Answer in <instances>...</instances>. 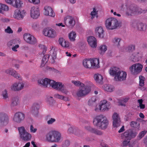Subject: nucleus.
Wrapping results in <instances>:
<instances>
[{
	"label": "nucleus",
	"mask_w": 147,
	"mask_h": 147,
	"mask_svg": "<svg viewBox=\"0 0 147 147\" xmlns=\"http://www.w3.org/2000/svg\"><path fill=\"white\" fill-rule=\"evenodd\" d=\"M85 128L86 129L89 131L91 133L96 135H101L102 134V133L101 131L96 129L93 128L90 126L85 127Z\"/></svg>",
	"instance_id": "24"
},
{
	"label": "nucleus",
	"mask_w": 147,
	"mask_h": 147,
	"mask_svg": "<svg viewBox=\"0 0 147 147\" xmlns=\"http://www.w3.org/2000/svg\"><path fill=\"white\" fill-rule=\"evenodd\" d=\"M5 72L7 74L11 75L17 79H18L19 80L20 79V75L17 73L16 72L12 69L9 68L6 70Z\"/></svg>",
	"instance_id": "21"
},
{
	"label": "nucleus",
	"mask_w": 147,
	"mask_h": 147,
	"mask_svg": "<svg viewBox=\"0 0 147 147\" xmlns=\"http://www.w3.org/2000/svg\"><path fill=\"white\" fill-rule=\"evenodd\" d=\"M19 46L18 45H15L14 46H13L12 48V49L13 51H17V50L16 49L19 47Z\"/></svg>",
	"instance_id": "63"
},
{
	"label": "nucleus",
	"mask_w": 147,
	"mask_h": 147,
	"mask_svg": "<svg viewBox=\"0 0 147 147\" xmlns=\"http://www.w3.org/2000/svg\"><path fill=\"white\" fill-rule=\"evenodd\" d=\"M5 32L9 34H12L13 33V31L9 26H8L6 29H5Z\"/></svg>",
	"instance_id": "53"
},
{
	"label": "nucleus",
	"mask_w": 147,
	"mask_h": 147,
	"mask_svg": "<svg viewBox=\"0 0 147 147\" xmlns=\"http://www.w3.org/2000/svg\"><path fill=\"white\" fill-rule=\"evenodd\" d=\"M76 130V129L75 128H73V127H70L68 130V132L69 133H74L76 134L75 132V131Z\"/></svg>",
	"instance_id": "55"
},
{
	"label": "nucleus",
	"mask_w": 147,
	"mask_h": 147,
	"mask_svg": "<svg viewBox=\"0 0 147 147\" xmlns=\"http://www.w3.org/2000/svg\"><path fill=\"white\" fill-rule=\"evenodd\" d=\"M70 144L69 141L68 140H67L63 142L62 146V147H68Z\"/></svg>",
	"instance_id": "50"
},
{
	"label": "nucleus",
	"mask_w": 147,
	"mask_h": 147,
	"mask_svg": "<svg viewBox=\"0 0 147 147\" xmlns=\"http://www.w3.org/2000/svg\"><path fill=\"white\" fill-rule=\"evenodd\" d=\"M59 44L63 47L66 48L69 46V43L68 41L65 40L63 38H60L59 40Z\"/></svg>",
	"instance_id": "29"
},
{
	"label": "nucleus",
	"mask_w": 147,
	"mask_h": 147,
	"mask_svg": "<svg viewBox=\"0 0 147 147\" xmlns=\"http://www.w3.org/2000/svg\"><path fill=\"white\" fill-rule=\"evenodd\" d=\"M83 88L79 89L76 93L78 97H82L87 94L90 91V89L88 86H84Z\"/></svg>",
	"instance_id": "12"
},
{
	"label": "nucleus",
	"mask_w": 147,
	"mask_h": 147,
	"mask_svg": "<svg viewBox=\"0 0 147 147\" xmlns=\"http://www.w3.org/2000/svg\"><path fill=\"white\" fill-rule=\"evenodd\" d=\"M25 13L24 10L21 11L18 9H16L14 13L13 18L18 20H22L25 16Z\"/></svg>",
	"instance_id": "13"
},
{
	"label": "nucleus",
	"mask_w": 147,
	"mask_h": 147,
	"mask_svg": "<svg viewBox=\"0 0 147 147\" xmlns=\"http://www.w3.org/2000/svg\"><path fill=\"white\" fill-rule=\"evenodd\" d=\"M25 117V115L24 113L18 112L15 114L13 120L15 122L20 123L23 121Z\"/></svg>",
	"instance_id": "10"
},
{
	"label": "nucleus",
	"mask_w": 147,
	"mask_h": 147,
	"mask_svg": "<svg viewBox=\"0 0 147 147\" xmlns=\"http://www.w3.org/2000/svg\"><path fill=\"white\" fill-rule=\"evenodd\" d=\"M97 100L96 97L95 96L92 97L88 101V105L91 107L96 105V101Z\"/></svg>",
	"instance_id": "32"
},
{
	"label": "nucleus",
	"mask_w": 147,
	"mask_h": 147,
	"mask_svg": "<svg viewBox=\"0 0 147 147\" xmlns=\"http://www.w3.org/2000/svg\"><path fill=\"white\" fill-rule=\"evenodd\" d=\"M83 88L79 89L76 93L78 97H82L87 94L90 91V89L88 86H84Z\"/></svg>",
	"instance_id": "11"
},
{
	"label": "nucleus",
	"mask_w": 147,
	"mask_h": 147,
	"mask_svg": "<svg viewBox=\"0 0 147 147\" xmlns=\"http://www.w3.org/2000/svg\"><path fill=\"white\" fill-rule=\"evenodd\" d=\"M137 28L140 31L144 30V26L143 24L142 23H139L137 24Z\"/></svg>",
	"instance_id": "49"
},
{
	"label": "nucleus",
	"mask_w": 147,
	"mask_h": 147,
	"mask_svg": "<svg viewBox=\"0 0 147 147\" xmlns=\"http://www.w3.org/2000/svg\"><path fill=\"white\" fill-rule=\"evenodd\" d=\"M54 136V142H59L61 139V134L59 132L53 131Z\"/></svg>",
	"instance_id": "27"
},
{
	"label": "nucleus",
	"mask_w": 147,
	"mask_h": 147,
	"mask_svg": "<svg viewBox=\"0 0 147 147\" xmlns=\"http://www.w3.org/2000/svg\"><path fill=\"white\" fill-rule=\"evenodd\" d=\"M113 125L114 127H119L121 124V121L119 115L117 113H114L112 116Z\"/></svg>",
	"instance_id": "16"
},
{
	"label": "nucleus",
	"mask_w": 147,
	"mask_h": 147,
	"mask_svg": "<svg viewBox=\"0 0 147 147\" xmlns=\"http://www.w3.org/2000/svg\"><path fill=\"white\" fill-rule=\"evenodd\" d=\"M98 106L99 109L96 108L95 109L96 112L98 111H108L111 108L110 103H107V101L105 100L101 101Z\"/></svg>",
	"instance_id": "6"
},
{
	"label": "nucleus",
	"mask_w": 147,
	"mask_h": 147,
	"mask_svg": "<svg viewBox=\"0 0 147 147\" xmlns=\"http://www.w3.org/2000/svg\"><path fill=\"white\" fill-rule=\"evenodd\" d=\"M54 96L55 98L63 100L65 101H69V100L68 97H65L63 95L58 94H55L54 95Z\"/></svg>",
	"instance_id": "36"
},
{
	"label": "nucleus",
	"mask_w": 147,
	"mask_h": 147,
	"mask_svg": "<svg viewBox=\"0 0 147 147\" xmlns=\"http://www.w3.org/2000/svg\"><path fill=\"white\" fill-rule=\"evenodd\" d=\"M65 24L70 27H73L75 24V21L74 17L67 16L64 18Z\"/></svg>",
	"instance_id": "15"
},
{
	"label": "nucleus",
	"mask_w": 147,
	"mask_h": 147,
	"mask_svg": "<svg viewBox=\"0 0 147 147\" xmlns=\"http://www.w3.org/2000/svg\"><path fill=\"white\" fill-rule=\"evenodd\" d=\"M131 127L134 129L139 130L140 128V123L136 121H132L130 123Z\"/></svg>",
	"instance_id": "35"
},
{
	"label": "nucleus",
	"mask_w": 147,
	"mask_h": 147,
	"mask_svg": "<svg viewBox=\"0 0 147 147\" xmlns=\"http://www.w3.org/2000/svg\"><path fill=\"white\" fill-rule=\"evenodd\" d=\"M9 10V7H8L7 5H6L2 4V10L5 11H7Z\"/></svg>",
	"instance_id": "58"
},
{
	"label": "nucleus",
	"mask_w": 147,
	"mask_h": 147,
	"mask_svg": "<svg viewBox=\"0 0 147 147\" xmlns=\"http://www.w3.org/2000/svg\"><path fill=\"white\" fill-rule=\"evenodd\" d=\"M121 40V39L120 38L115 37L113 39L112 41L115 45L119 47L120 45V42Z\"/></svg>",
	"instance_id": "42"
},
{
	"label": "nucleus",
	"mask_w": 147,
	"mask_h": 147,
	"mask_svg": "<svg viewBox=\"0 0 147 147\" xmlns=\"http://www.w3.org/2000/svg\"><path fill=\"white\" fill-rule=\"evenodd\" d=\"M38 82L40 86L45 87L51 86L53 88L65 94H67L68 92L67 90L65 88L64 85L61 82H56L47 78L39 80Z\"/></svg>",
	"instance_id": "1"
},
{
	"label": "nucleus",
	"mask_w": 147,
	"mask_h": 147,
	"mask_svg": "<svg viewBox=\"0 0 147 147\" xmlns=\"http://www.w3.org/2000/svg\"><path fill=\"white\" fill-rule=\"evenodd\" d=\"M72 83L74 84L75 85L77 86H80V87H84V84L79 81L72 80L71 81Z\"/></svg>",
	"instance_id": "45"
},
{
	"label": "nucleus",
	"mask_w": 147,
	"mask_h": 147,
	"mask_svg": "<svg viewBox=\"0 0 147 147\" xmlns=\"http://www.w3.org/2000/svg\"><path fill=\"white\" fill-rule=\"evenodd\" d=\"M44 14L46 16H49L52 17H54L55 16V13L54 12L51 7L46 6L44 7Z\"/></svg>",
	"instance_id": "20"
},
{
	"label": "nucleus",
	"mask_w": 147,
	"mask_h": 147,
	"mask_svg": "<svg viewBox=\"0 0 147 147\" xmlns=\"http://www.w3.org/2000/svg\"><path fill=\"white\" fill-rule=\"evenodd\" d=\"M125 6L127 8L126 14L127 16H131L135 13H140L142 12V10L140 8H138L136 7L131 5L129 2L126 3L123 5V6Z\"/></svg>",
	"instance_id": "3"
},
{
	"label": "nucleus",
	"mask_w": 147,
	"mask_h": 147,
	"mask_svg": "<svg viewBox=\"0 0 147 147\" xmlns=\"http://www.w3.org/2000/svg\"><path fill=\"white\" fill-rule=\"evenodd\" d=\"M43 32L45 36L51 38H54L57 35L55 31L51 29H44L43 30Z\"/></svg>",
	"instance_id": "14"
},
{
	"label": "nucleus",
	"mask_w": 147,
	"mask_h": 147,
	"mask_svg": "<svg viewBox=\"0 0 147 147\" xmlns=\"http://www.w3.org/2000/svg\"><path fill=\"white\" fill-rule=\"evenodd\" d=\"M30 130L31 132L34 133L36 131L37 129L36 128H34L33 125H31L30 126Z\"/></svg>",
	"instance_id": "59"
},
{
	"label": "nucleus",
	"mask_w": 147,
	"mask_h": 147,
	"mask_svg": "<svg viewBox=\"0 0 147 147\" xmlns=\"http://www.w3.org/2000/svg\"><path fill=\"white\" fill-rule=\"evenodd\" d=\"M105 25L107 29L112 30L117 28L119 26V24L116 19L114 18H110L106 20Z\"/></svg>",
	"instance_id": "4"
},
{
	"label": "nucleus",
	"mask_w": 147,
	"mask_h": 147,
	"mask_svg": "<svg viewBox=\"0 0 147 147\" xmlns=\"http://www.w3.org/2000/svg\"><path fill=\"white\" fill-rule=\"evenodd\" d=\"M19 103L18 99V98L14 97L12 98L11 106L13 107L16 106Z\"/></svg>",
	"instance_id": "47"
},
{
	"label": "nucleus",
	"mask_w": 147,
	"mask_h": 147,
	"mask_svg": "<svg viewBox=\"0 0 147 147\" xmlns=\"http://www.w3.org/2000/svg\"><path fill=\"white\" fill-rule=\"evenodd\" d=\"M18 129L20 137L22 140L28 141L30 140L32 137L31 134L26 130L24 127H19Z\"/></svg>",
	"instance_id": "5"
},
{
	"label": "nucleus",
	"mask_w": 147,
	"mask_h": 147,
	"mask_svg": "<svg viewBox=\"0 0 147 147\" xmlns=\"http://www.w3.org/2000/svg\"><path fill=\"white\" fill-rule=\"evenodd\" d=\"M56 121L55 119L53 118H51L50 119L47 121V123L48 124H51Z\"/></svg>",
	"instance_id": "57"
},
{
	"label": "nucleus",
	"mask_w": 147,
	"mask_h": 147,
	"mask_svg": "<svg viewBox=\"0 0 147 147\" xmlns=\"http://www.w3.org/2000/svg\"><path fill=\"white\" fill-rule=\"evenodd\" d=\"M21 1L19 0L13 1V6L16 8H18L21 6Z\"/></svg>",
	"instance_id": "43"
},
{
	"label": "nucleus",
	"mask_w": 147,
	"mask_h": 147,
	"mask_svg": "<svg viewBox=\"0 0 147 147\" xmlns=\"http://www.w3.org/2000/svg\"><path fill=\"white\" fill-rule=\"evenodd\" d=\"M107 47L105 45H103L100 46L99 47V50L100 51V54H102L107 50Z\"/></svg>",
	"instance_id": "46"
},
{
	"label": "nucleus",
	"mask_w": 147,
	"mask_h": 147,
	"mask_svg": "<svg viewBox=\"0 0 147 147\" xmlns=\"http://www.w3.org/2000/svg\"><path fill=\"white\" fill-rule=\"evenodd\" d=\"M135 49V46L134 45H131L129 46L128 48V50H127L125 49V51H128L129 52L132 51Z\"/></svg>",
	"instance_id": "51"
},
{
	"label": "nucleus",
	"mask_w": 147,
	"mask_h": 147,
	"mask_svg": "<svg viewBox=\"0 0 147 147\" xmlns=\"http://www.w3.org/2000/svg\"><path fill=\"white\" fill-rule=\"evenodd\" d=\"M143 66L139 63H135L133 65L129 68L131 73L134 74H138L142 71Z\"/></svg>",
	"instance_id": "8"
},
{
	"label": "nucleus",
	"mask_w": 147,
	"mask_h": 147,
	"mask_svg": "<svg viewBox=\"0 0 147 147\" xmlns=\"http://www.w3.org/2000/svg\"><path fill=\"white\" fill-rule=\"evenodd\" d=\"M87 41L91 47L95 48L96 47V40L94 36L89 37L87 38Z\"/></svg>",
	"instance_id": "22"
},
{
	"label": "nucleus",
	"mask_w": 147,
	"mask_h": 147,
	"mask_svg": "<svg viewBox=\"0 0 147 147\" xmlns=\"http://www.w3.org/2000/svg\"><path fill=\"white\" fill-rule=\"evenodd\" d=\"M9 121V117L7 114L0 112V126L7 124Z\"/></svg>",
	"instance_id": "9"
},
{
	"label": "nucleus",
	"mask_w": 147,
	"mask_h": 147,
	"mask_svg": "<svg viewBox=\"0 0 147 147\" xmlns=\"http://www.w3.org/2000/svg\"><path fill=\"white\" fill-rule=\"evenodd\" d=\"M144 143L146 147H147V136L144 139Z\"/></svg>",
	"instance_id": "64"
},
{
	"label": "nucleus",
	"mask_w": 147,
	"mask_h": 147,
	"mask_svg": "<svg viewBox=\"0 0 147 147\" xmlns=\"http://www.w3.org/2000/svg\"><path fill=\"white\" fill-rule=\"evenodd\" d=\"M91 59H85L83 60V64L84 66L86 68H90L92 67Z\"/></svg>",
	"instance_id": "31"
},
{
	"label": "nucleus",
	"mask_w": 147,
	"mask_h": 147,
	"mask_svg": "<svg viewBox=\"0 0 147 147\" xmlns=\"http://www.w3.org/2000/svg\"><path fill=\"white\" fill-rule=\"evenodd\" d=\"M49 57V55L47 54L45 55L42 59L41 67H43L45 64L48 62Z\"/></svg>",
	"instance_id": "38"
},
{
	"label": "nucleus",
	"mask_w": 147,
	"mask_h": 147,
	"mask_svg": "<svg viewBox=\"0 0 147 147\" xmlns=\"http://www.w3.org/2000/svg\"><path fill=\"white\" fill-rule=\"evenodd\" d=\"M129 98L128 97H125L119 100L118 102L119 105L121 106H125V103L129 100Z\"/></svg>",
	"instance_id": "33"
},
{
	"label": "nucleus",
	"mask_w": 147,
	"mask_h": 147,
	"mask_svg": "<svg viewBox=\"0 0 147 147\" xmlns=\"http://www.w3.org/2000/svg\"><path fill=\"white\" fill-rule=\"evenodd\" d=\"M92 67L94 68H98L99 65V60L97 58L91 59Z\"/></svg>",
	"instance_id": "34"
},
{
	"label": "nucleus",
	"mask_w": 147,
	"mask_h": 147,
	"mask_svg": "<svg viewBox=\"0 0 147 147\" xmlns=\"http://www.w3.org/2000/svg\"><path fill=\"white\" fill-rule=\"evenodd\" d=\"M97 13L98 11H96V9L95 8H94L92 11L90 13V15L91 16V19H93L96 16L97 17Z\"/></svg>",
	"instance_id": "41"
},
{
	"label": "nucleus",
	"mask_w": 147,
	"mask_h": 147,
	"mask_svg": "<svg viewBox=\"0 0 147 147\" xmlns=\"http://www.w3.org/2000/svg\"><path fill=\"white\" fill-rule=\"evenodd\" d=\"M16 43V40H11L8 42L7 43V45L8 47H10V46L15 45Z\"/></svg>",
	"instance_id": "52"
},
{
	"label": "nucleus",
	"mask_w": 147,
	"mask_h": 147,
	"mask_svg": "<svg viewBox=\"0 0 147 147\" xmlns=\"http://www.w3.org/2000/svg\"><path fill=\"white\" fill-rule=\"evenodd\" d=\"M120 70V69L117 67H112L111 68L109 72L111 75L115 77L117 76Z\"/></svg>",
	"instance_id": "25"
},
{
	"label": "nucleus",
	"mask_w": 147,
	"mask_h": 147,
	"mask_svg": "<svg viewBox=\"0 0 147 147\" xmlns=\"http://www.w3.org/2000/svg\"><path fill=\"white\" fill-rule=\"evenodd\" d=\"M96 33L99 38H102L104 36V31L101 26L97 27L95 29Z\"/></svg>",
	"instance_id": "28"
},
{
	"label": "nucleus",
	"mask_w": 147,
	"mask_h": 147,
	"mask_svg": "<svg viewBox=\"0 0 147 147\" xmlns=\"http://www.w3.org/2000/svg\"><path fill=\"white\" fill-rule=\"evenodd\" d=\"M50 54L52 57L53 59L56 58V54L55 52L53 50L51 49L50 51Z\"/></svg>",
	"instance_id": "54"
},
{
	"label": "nucleus",
	"mask_w": 147,
	"mask_h": 147,
	"mask_svg": "<svg viewBox=\"0 0 147 147\" xmlns=\"http://www.w3.org/2000/svg\"><path fill=\"white\" fill-rule=\"evenodd\" d=\"M24 87L23 83L19 82L13 84L11 87V89L14 91H18L21 90Z\"/></svg>",
	"instance_id": "23"
},
{
	"label": "nucleus",
	"mask_w": 147,
	"mask_h": 147,
	"mask_svg": "<svg viewBox=\"0 0 147 147\" xmlns=\"http://www.w3.org/2000/svg\"><path fill=\"white\" fill-rule=\"evenodd\" d=\"M139 78L140 79L139 85L141 86H143L144 85V79L145 78L142 76H139Z\"/></svg>",
	"instance_id": "48"
},
{
	"label": "nucleus",
	"mask_w": 147,
	"mask_h": 147,
	"mask_svg": "<svg viewBox=\"0 0 147 147\" xmlns=\"http://www.w3.org/2000/svg\"><path fill=\"white\" fill-rule=\"evenodd\" d=\"M33 36L30 34L27 33H25L24 35V40L28 43H32V42H31L30 39Z\"/></svg>",
	"instance_id": "37"
},
{
	"label": "nucleus",
	"mask_w": 147,
	"mask_h": 147,
	"mask_svg": "<svg viewBox=\"0 0 147 147\" xmlns=\"http://www.w3.org/2000/svg\"><path fill=\"white\" fill-rule=\"evenodd\" d=\"M94 78L97 83L100 84H102L103 77L101 75L98 74H95L94 75Z\"/></svg>",
	"instance_id": "26"
},
{
	"label": "nucleus",
	"mask_w": 147,
	"mask_h": 147,
	"mask_svg": "<svg viewBox=\"0 0 147 147\" xmlns=\"http://www.w3.org/2000/svg\"><path fill=\"white\" fill-rule=\"evenodd\" d=\"M76 36V33L73 31L71 32L69 34V38L70 40L71 41H74L75 40Z\"/></svg>",
	"instance_id": "40"
},
{
	"label": "nucleus",
	"mask_w": 147,
	"mask_h": 147,
	"mask_svg": "<svg viewBox=\"0 0 147 147\" xmlns=\"http://www.w3.org/2000/svg\"><path fill=\"white\" fill-rule=\"evenodd\" d=\"M93 123L94 126L104 129L107 127L109 123L108 120L105 116L100 115L96 116L94 118Z\"/></svg>",
	"instance_id": "2"
},
{
	"label": "nucleus",
	"mask_w": 147,
	"mask_h": 147,
	"mask_svg": "<svg viewBox=\"0 0 147 147\" xmlns=\"http://www.w3.org/2000/svg\"><path fill=\"white\" fill-rule=\"evenodd\" d=\"M31 38L32 39H30V41H31V42H32V43H29V44L32 45H34L36 43L37 41L36 39L33 36Z\"/></svg>",
	"instance_id": "56"
},
{
	"label": "nucleus",
	"mask_w": 147,
	"mask_h": 147,
	"mask_svg": "<svg viewBox=\"0 0 147 147\" xmlns=\"http://www.w3.org/2000/svg\"><path fill=\"white\" fill-rule=\"evenodd\" d=\"M127 76L126 73L123 71L120 70L117 76L115 77L116 81H123L125 79Z\"/></svg>",
	"instance_id": "18"
},
{
	"label": "nucleus",
	"mask_w": 147,
	"mask_h": 147,
	"mask_svg": "<svg viewBox=\"0 0 147 147\" xmlns=\"http://www.w3.org/2000/svg\"><path fill=\"white\" fill-rule=\"evenodd\" d=\"M137 133L133 131L131 129L127 130L124 133L121 135V137L122 139L126 138L128 140H130L134 138L137 135Z\"/></svg>",
	"instance_id": "7"
},
{
	"label": "nucleus",
	"mask_w": 147,
	"mask_h": 147,
	"mask_svg": "<svg viewBox=\"0 0 147 147\" xmlns=\"http://www.w3.org/2000/svg\"><path fill=\"white\" fill-rule=\"evenodd\" d=\"M129 140H125L123 141V146H127V145L129 143Z\"/></svg>",
	"instance_id": "62"
},
{
	"label": "nucleus",
	"mask_w": 147,
	"mask_h": 147,
	"mask_svg": "<svg viewBox=\"0 0 147 147\" xmlns=\"http://www.w3.org/2000/svg\"><path fill=\"white\" fill-rule=\"evenodd\" d=\"M147 132V131L144 130L140 133L137 137V140H140L144 136Z\"/></svg>",
	"instance_id": "44"
},
{
	"label": "nucleus",
	"mask_w": 147,
	"mask_h": 147,
	"mask_svg": "<svg viewBox=\"0 0 147 147\" xmlns=\"http://www.w3.org/2000/svg\"><path fill=\"white\" fill-rule=\"evenodd\" d=\"M46 140L49 142H54V136L53 131H50L46 136Z\"/></svg>",
	"instance_id": "30"
},
{
	"label": "nucleus",
	"mask_w": 147,
	"mask_h": 147,
	"mask_svg": "<svg viewBox=\"0 0 147 147\" xmlns=\"http://www.w3.org/2000/svg\"><path fill=\"white\" fill-rule=\"evenodd\" d=\"M28 1L31 3L34 4H38L40 2V0H28Z\"/></svg>",
	"instance_id": "61"
},
{
	"label": "nucleus",
	"mask_w": 147,
	"mask_h": 147,
	"mask_svg": "<svg viewBox=\"0 0 147 147\" xmlns=\"http://www.w3.org/2000/svg\"><path fill=\"white\" fill-rule=\"evenodd\" d=\"M103 88L106 91L111 92L113 91L114 87L113 86L110 85L105 84Z\"/></svg>",
	"instance_id": "39"
},
{
	"label": "nucleus",
	"mask_w": 147,
	"mask_h": 147,
	"mask_svg": "<svg viewBox=\"0 0 147 147\" xmlns=\"http://www.w3.org/2000/svg\"><path fill=\"white\" fill-rule=\"evenodd\" d=\"M2 95L4 99H6L8 97V96L6 90H5L3 92Z\"/></svg>",
	"instance_id": "60"
},
{
	"label": "nucleus",
	"mask_w": 147,
	"mask_h": 147,
	"mask_svg": "<svg viewBox=\"0 0 147 147\" xmlns=\"http://www.w3.org/2000/svg\"><path fill=\"white\" fill-rule=\"evenodd\" d=\"M30 16L32 18L36 19L40 16V12L37 7L33 6L30 10Z\"/></svg>",
	"instance_id": "17"
},
{
	"label": "nucleus",
	"mask_w": 147,
	"mask_h": 147,
	"mask_svg": "<svg viewBox=\"0 0 147 147\" xmlns=\"http://www.w3.org/2000/svg\"><path fill=\"white\" fill-rule=\"evenodd\" d=\"M40 107V105L38 103H34L33 104L31 108V112L34 116L38 115Z\"/></svg>",
	"instance_id": "19"
}]
</instances>
